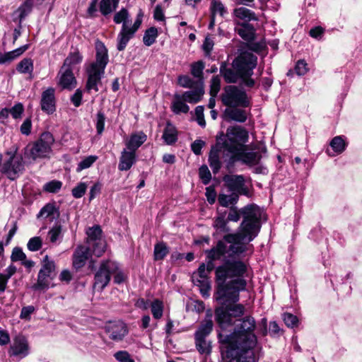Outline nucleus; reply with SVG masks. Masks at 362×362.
Segmentation results:
<instances>
[{
  "label": "nucleus",
  "mask_w": 362,
  "mask_h": 362,
  "mask_svg": "<svg viewBox=\"0 0 362 362\" xmlns=\"http://www.w3.org/2000/svg\"><path fill=\"white\" fill-rule=\"evenodd\" d=\"M330 146L332 148L334 153H332L329 149H327L326 153L329 156L333 157L335 154H340L344 151L346 144L341 136H337L330 141Z\"/></svg>",
  "instance_id": "c85d7f7f"
},
{
  "label": "nucleus",
  "mask_w": 362,
  "mask_h": 362,
  "mask_svg": "<svg viewBox=\"0 0 362 362\" xmlns=\"http://www.w3.org/2000/svg\"><path fill=\"white\" fill-rule=\"evenodd\" d=\"M247 146L243 148L240 151H235L232 153H229L228 156L223 158V161L226 163V168L230 170L237 161L252 166L257 165L261 158L262 156L258 152H246Z\"/></svg>",
  "instance_id": "1a4fd4ad"
},
{
  "label": "nucleus",
  "mask_w": 362,
  "mask_h": 362,
  "mask_svg": "<svg viewBox=\"0 0 362 362\" xmlns=\"http://www.w3.org/2000/svg\"><path fill=\"white\" fill-rule=\"evenodd\" d=\"M213 325L214 323L211 320V316L210 315L206 317L199 326L194 334V337L206 339V337L211 332Z\"/></svg>",
  "instance_id": "bb28decb"
},
{
  "label": "nucleus",
  "mask_w": 362,
  "mask_h": 362,
  "mask_svg": "<svg viewBox=\"0 0 362 362\" xmlns=\"http://www.w3.org/2000/svg\"><path fill=\"white\" fill-rule=\"evenodd\" d=\"M245 220L238 234H227L223 239L219 240L216 245L206 251L209 259L206 265L202 264L197 272L194 273L192 279L194 285L200 287V291L204 296L210 289L208 279L209 274L214 269V261L223 260L239 257L247 250L246 244L252 241L257 235L259 230L258 224L251 222L259 216L258 209L251 207L246 208L244 211Z\"/></svg>",
  "instance_id": "f257e3e1"
},
{
  "label": "nucleus",
  "mask_w": 362,
  "mask_h": 362,
  "mask_svg": "<svg viewBox=\"0 0 362 362\" xmlns=\"http://www.w3.org/2000/svg\"><path fill=\"white\" fill-rule=\"evenodd\" d=\"M49 277V276L41 274V272H39L38 276H37V283L35 286V289H44L48 287L49 281L47 280V278Z\"/></svg>",
  "instance_id": "4d7b16f0"
},
{
  "label": "nucleus",
  "mask_w": 362,
  "mask_h": 362,
  "mask_svg": "<svg viewBox=\"0 0 362 362\" xmlns=\"http://www.w3.org/2000/svg\"><path fill=\"white\" fill-rule=\"evenodd\" d=\"M18 147H14L12 156L5 161L1 168V173L9 180H15L24 170V163L21 156H16Z\"/></svg>",
  "instance_id": "f8f14e48"
},
{
  "label": "nucleus",
  "mask_w": 362,
  "mask_h": 362,
  "mask_svg": "<svg viewBox=\"0 0 362 362\" xmlns=\"http://www.w3.org/2000/svg\"><path fill=\"white\" fill-rule=\"evenodd\" d=\"M205 64L202 61H198L191 64V74L192 75L199 79H203V71L204 69Z\"/></svg>",
  "instance_id": "a18cd8bd"
},
{
  "label": "nucleus",
  "mask_w": 362,
  "mask_h": 362,
  "mask_svg": "<svg viewBox=\"0 0 362 362\" xmlns=\"http://www.w3.org/2000/svg\"><path fill=\"white\" fill-rule=\"evenodd\" d=\"M132 21L127 25H122L121 30L117 35V49L119 51H122L125 49L129 41L134 36L135 33L141 25L142 20L136 18L133 25H131Z\"/></svg>",
  "instance_id": "4468645a"
},
{
  "label": "nucleus",
  "mask_w": 362,
  "mask_h": 362,
  "mask_svg": "<svg viewBox=\"0 0 362 362\" xmlns=\"http://www.w3.org/2000/svg\"><path fill=\"white\" fill-rule=\"evenodd\" d=\"M92 248L88 245H79L73 255V267L78 269L83 267L90 257Z\"/></svg>",
  "instance_id": "aec40b11"
},
{
  "label": "nucleus",
  "mask_w": 362,
  "mask_h": 362,
  "mask_svg": "<svg viewBox=\"0 0 362 362\" xmlns=\"http://www.w3.org/2000/svg\"><path fill=\"white\" fill-rule=\"evenodd\" d=\"M88 185L85 182H80L72 189V195L74 197L78 199L82 197Z\"/></svg>",
  "instance_id": "5fc2aeb1"
},
{
  "label": "nucleus",
  "mask_w": 362,
  "mask_h": 362,
  "mask_svg": "<svg viewBox=\"0 0 362 362\" xmlns=\"http://www.w3.org/2000/svg\"><path fill=\"white\" fill-rule=\"evenodd\" d=\"M30 353V346L27 339L23 335L16 336L10 346L8 354L20 359L26 357Z\"/></svg>",
  "instance_id": "2eb2a0df"
},
{
  "label": "nucleus",
  "mask_w": 362,
  "mask_h": 362,
  "mask_svg": "<svg viewBox=\"0 0 362 362\" xmlns=\"http://www.w3.org/2000/svg\"><path fill=\"white\" fill-rule=\"evenodd\" d=\"M151 312L154 319L159 320L163 317L164 304L159 299H154L150 303Z\"/></svg>",
  "instance_id": "f704fd0d"
},
{
  "label": "nucleus",
  "mask_w": 362,
  "mask_h": 362,
  "mask_svg": "<svg viewBox=\"0 0 362 362\" xmlns=\"http://www.w3.org/2000/svg\"><path fill=\"white\" fill-rule=\"evenodd\" d=\"M59 85L64 89L72 90L76 86V79L73 71L60 69L59 74Z\"/></svg>",
  "instance_id": "5701e85b"
},
{
  "label": "nucleus",
  "mask_w": 362,
  "mask_h": 362,
  "mask_svg": "<svg viewBox=\"0 0 362 362\" xmlns=\"http://www.w3.org/2000/svg\"><path fill=\"white\" fill-rule=\"evenodd\" d=\"M62 228L61 225H55L48 232V238L52 243H55L62 238Z\"/></svg>",
  "instance_id": "de8ad7c7"
},
{
  "label": "nucleus",
  "mask_w": 362,
  "mask_h": 362,
  "mask_svg": "<svg viewBox=\"0 0 362 362\" xmlns=\"http://www.w3.org/2000/svg\"><path fill=\"white\" fill-rule=\"evenodd\" d=\"M88 246L92 248V253L96 257H100L105 251L106 243L102 236V230L99 226L89 228L87 231Z\"/></svg>",
  "instance_id": "ddd939ff"
},
{
  "label": "nucleus",
  "mask_w": 362,
  "mask_h": 362,
  "mask_svg": "<svg viewBox=\"0 0 362 362\" xmlns=\"http://www.w3.org/2000/svg\"><path fill=\"white\" fill-rule=\"evenodd\" d=\"M162 138L168 145H172L177 140V130L176 127L169 122H167L163 130Z\"/></svg>",
  "instance_id": "cd10ccee"
},
{
  "label": "nucleus",
  "mask_w": 362,
  "mask_h": 362,
  "mask_svg": "<svg viewBox=\"0 0 362 362\" xmlns=\"http://www.w3.org/2000/svg\"><path fill=\"white\" fill-rule=\"evenodd\" d=\"M33 6V0H26L19 8L21 18H24L31 11Z\"/></svg>",
  "instance_id": "052dcab7"
},
{
  "label": "nucleus",
  "mask_w": 362,
  "mask_h": 362,
  "mask_svg": "<svg viewBox=\"0 0 362 362\" xmlns=\"http://www.w3.org/2000/svg\"><path fill=\"white\" fill-rule=\"evenodd\" d=\"M109 62L107 49L100 40L95 42V61L88 66L105 70Z\"/></svg>",
  "instance_id": "f3484780"
},
{
  "label": "nucleus",
  "mask_w": 362,
  "mask_h": 362,
  "mask_svg": "<svg viewBox=\"0 0 362 362\" xmlns=\"http://www.w3.org/2000/svg\"><path fill=\"white\" fill-rule=\"evenodd\" d=\"M226 356L229 362H255L254 347H247L244 344H224Z\"/></svg>",
  "instance_id": "9b49d317"
},
{
  "label": "nucleus",
  "mask_w": 362,
  "mask_h": 362,
  "mask_svg": "<svg viewBox=\"0 0 362 362\" xmlns=\"http://www.w3.org/2000/svg\"><path fill=\"white\" fill-rule=\"evenodd\" d=\"M169 252L168 247L164 243H158L154 247V259L162 260Z\"/></svg>",
  "instance_id": "37998d69"
},
{
  "label": "nucleus",
  "mask_w": 362,
  "mask_h": 362,
  "mask_svg": "<svg viewBox=\"0 0 362 362\" xmlns=\"http://www.w3.org/2000/svg\"><path fill=\"white\" fill-rule=\"evenodd\" d=\"M185 102L186 101H184V100L182 99V95H175L172 105L173 111L176 114H179L180 112H188L189 107L185 103Z\"/></svg>",
  "instance_id": "72a5a7b5"
},
{
  "label": "nucleus",
  "mask_w": 362,
  "mask_h": 362,
  "mask_svg": "<svg viewBox=\"0 0 362 362\" xmlns=\"http://www.w3.org/2000/svg\"><path fill=\"white\" fill-rule=\"evenodd\" d=\"M210 10L212 16L219 14L223 17L228 13V11L221 0H213L211 3Z\"/></svg>",
  "instance_id": "58836bf2"
},
{
  "label": "nucleus",
  "mask_w": 362,
  "mask_h": 362,
  "mask_svg": "<svg viewBox=\"0 0 362 362\" xmlns=\"http://www.w3.org/2000/svg\"><path fill=\"white\" fill-rule=\"evenodd\" d=\"M195 82L187 75H181L178 77V84L183 87L191 88L194 86Z\"/></svg>",
  "instance_id": "13d9d810"
},
{
  "label": "nucleus",
  "mask_w": 362,
  "mask_h": 362,
  "mask_svg": "<svg viewBox=\"0 0 362 362\" xmlns=\"http://www.w3.org/2000/svg\"><path fill=\"white\" fill-rule=\"evenodd\" d=\"M238 195L234 192H232L231 194H219L218 201L219 204L225 207L228 206L229 205L235 204L238 201Z\"/></svg>",
  "instance_id": "a19ab883"
},
{
  "label": "nucleus",
  "mask_w": 362,
  "mask_h": 362,
  "mask_svg": "<svg viewBox=\"0 0 362 362\" xmlns=\"http://www.w3.org/2000/svg\"><path fill=\"white\" fill-rule=\"evenodd\" d=\"M55 263L53 260L50 259L48 257V255H45L43 259V264L42 269L40 270L39 272H41V274H47L49 276H51L52 274L55 270Z\"/></svg>",
  "instance_id": "c03bdc74"
},
{
  "label": "nucleus",
  "mask_w": 362,
  "mask_h": 362,
  "mask_svg": "<svg viewBox=\"0 0 362 362\" xmlns=\"http://www.w3.org/2000/svg\"><path fill=\"white\" fill-rule=\"evenodd\" d=\"M307 66L308 64L304 60L298 61L295 66V72L298 76L305 75L308 71Z\"/></svg>",
  "instance_id": "0e129e2a"
},
{
  "label": "nucleus",
  "mask_w": 362,
  "mask_h": 362,
  "mask_svg": "<svg viewBox=\"0 0 362 362\" xmlns=\"http://www.w3.org/2000/svg\"><path fill=\"white\" fill-rule=\"evenodd\" d=\"M8 110L10 111V114L14 119L20 118L24 110L23 106L21 103H18Z\"/></svg>",
  "instance_id": "774afa93"
},
{
  "label": "nucleus",
  "mask_w": 362,
  "mask_h": 362,
  "mask_svg": "<svg viewBox=\"0 0 362 362\" xmlns=\"http://www.w3.org/2000/svg\"><path fill=\"white\" fill-rule=\"evenodd\" d=\"M223 181L231 192L242 193L244 191L245 177L238 175H226Z\"/></svg>",
  "instance_id": "412c9836"
},
{
  "label": "nucleus",
  "mask_w": 362,
  "mask_h": 362,
  "mask_svg": "<svg viewBox=\"0 0 362 362\" xmlns=\"http://www.w3.org/2000/svg\"><path fill=\"white\" fill-rule=\"evenodd\" d=\"M221 79L218 76H213L211 80L210 85V95L212 97H216L220 90Z\"/></svg>",
  "instance_id": "3c124183"
},
{
  "label": "nucleus",
  "mask_w": 362,
  "mask_h": 362,
  "mask_svg": "<svg viewBox=\"0 0 362 362\" xmlns=\"http://www.w3.org/2000/svg\"><path fill=\"white\" fill-rule=\"evenodd\" d=\"M248 207L258 209V211L259 212V216L258 217H257V218L255 220V218H251L252 219L251 222H255V223L258 224V228H259V230L257 231V233H258L260 230V227H261L260 219L262 216L263 211L259 207H258L257 206H256L255 204H250V205H247V206H245L240 211V212H238L236 210V209L232 207V208H230V211L228 214V217L226 218H227L228 221H230L237 222L239 221V219L240 218V214H242L243 216V220H245V215H244L243 211L246 208H248ZM243 222H244V221H243L240 226H242ZM240 229H241V226H240L238 231L235 234H238L240 232Z\"/></svg>",
  "instance_id": "6ab92c4d"
},
{
  "label": "nucleus",
  "mask_w": 362,
  "mask_h": 362,
  "mask_svg": "<svg viewBox=\"0 0 362 362\" xmlns=\"http://www.w3.org/2000/svg\"><path fill=\"white\" fill-rule=\"evenodd\" d=\"M245 306L242 304L228 303L221 305L215 310L217 322L222 328L232 325L233 317H239L244 315Z\"/></svg>",
  "instance_id": "0eeeda50"
},
{
  "label": "nucleus",
  "mask_w": 362,
  "mask_h": 362,
  "mask_svg": "<svg viewBox=\"0 0 362 362\" xmlns=\"http://www.w3.org/2000/svg\"><path fill=\"white\" fill-rule=\"evenodd\" d=\"M42 243V240L40 237H33L29 240L27 247L29 250L35 252L41 248Z\"/></svg>",
  "instance_id": "864d4df0"
},
{
  "label": "nucleus",
  "mask_w": 362,
  "mask_h": 362,
  "mask_svg": "<svg viewBox=\"0 0 362 362\" xmlns=\"http://www.w3.org/2000/svg\"><path fill=\"white\" fill-rule=\"evenodd\" d=\"M226 212L221 213L215 218L214 222V227L216 229L217 231L223 233L229 231L230 229L227 226L228 220L226 218Z\"/></svg>",
  "instance_id": "4c0bfd02"
},
{
  "label": "nucleus",
  "mask_w": 362,
  "mask_h": 362,
  "mask_svg": "<svg viewBox=\"0 0 362 362\" xmlns=\"http://www.w3.org/2000/svg\"><path fill=\"white\" fill-rule=\"evenodd\" d=\"M119 0H101L100 3V11L104 16H107L115 10L119 4Z\"/></svg>",
  "instance_id": "c9c22d12"
},
{
  "label": "nucleus",
  "mask_w": 362,
  "mask_h": 362,
  "mask_svg": "<svg viewBox=\"0 0 362 362\" xmlns=\"http://www.w3.org/2000/svg\"><path fill=\"white\" fill-rule=\"evenodd\" d=\"M105 329L109 338L115 341L122 340L128 333L127 325L122 321L110 322Z\"/></svg>",
  "instance_id": "dca6fc26"
},
{
  "label": "nucleus",
  "mask_w": 362,
  "mask_h": 362,
  "mask_svg": "<svg viewBox=\"0 0 362 362\" xmlns=\"http://www.w3.org/2000/svg\"><path fill=\"white\" fill-rule=\"evenodd\" d=\"M114 357L119 362H135L127 351H119L115 353Z\"/></svg>",
  "instance_id": "6e6d98bb"
},
{
  "label": "nucleus",
  "mask_w": 362,
  "mask_h": 362,
  "mask_svg": "<svg viewBox=\"0 0 362 362\" xmlns=\"http://www.w3.org/2000/svg\"><path fill=\"white\" fill-rule=\"evenodd\" d=\"M238 322L232 334L219 333L220 341L223 344H244L247 347H255L257 339L253 333L255 327L254 318L251 316H246Z\"/></svg>",
  "instance_id": "20e7f679"
},
{
  "label": "nucleus",
  "mask_w": 362,
  "mask_h": 362,
  "mask_svg": "<svg viewBox=\"0 0 362 362\" xmlns=\"http://www.w3.org/2000/svg\"><path fill=\"white\" fill-rule=\"evenodd\" d=\"M26 258L25 254L19 247H15L13 250L11 259L13 262L23 261Z\"/></svg>",
  "instance_id": "69168bd1"
},
{
  "label": "nucleus",
  "mask_w": 362,
  "mask_h": 362,
  "mask_svg": "<svg viewBox=\"0 0 362 362\" xmlns=\"http://www.w3.org/2000/svg\"><path fill=\"white\" fill-rule=\"evenodd\" d=\"M86 73L88 75L87 82L86 88L88 91L92 90L95 92L98 91V84L101 83V78L105 74V70H100V69L87 66Z\"/></svg>",
  "instance_id": "a211bd4d"
},
{
  "label": "nucleus",
  "mask_w": 362,
  "mask_h": 362,
  "mask_svg": "<svg viewBox=\"0 0 362 362\" xmlns=\"http://www.w3.org/2000/svg\"><path fill=\"white\" fill-rule=\"evenodd\" d=\"M146 135L142 132L132 134L128 141L126 143L127 148L131 151H136L146 141Z\"/></svg>",
  "instance_id": "a878e982"
},
{
  "label": "nucleus",
  "mask_w": 362,
  "mask_h": 362,
  "mask_svg": "<svg viewBox=\"0 0 362 362\" xmlns=\"http://www.w3.org/2000/svg\"><path fill=\"white\" fill-rule=\"evenodd\" d=\"M283 320L286 325L288 327H293L298 324V318L296 316L291 313H284Z\"/></svg>",
  "instance_id": "e2e57ef3"
},
{
  "label": "nucleus",
  "mask_w": 362,
  "mask_h": 362,
  "mask_svg": "<svg viewBox=\"0 0 362 362\" xmlns=\"http://www.w3.org/2000/svg\"><path fill=\"white\" fill-rule=\"evenodd\" d=\"M204 90L202 88L186 91L183 93L182 99L189 103H196L201 100Z\"/></svg>",
  "instance_id": "473e14b6"
},
{
  "label": "nucleus",
  "mask_w": 362,
  "mask_h": 362,
  "mask_svg": "<svg viewBox=\"0 0 362 362\" xmlns=\"http://www.w3.org/2000/svg\"><path fill=\"white\" fill-rule=\"evenodd\" d=\"M136 160V153L134 151L124 149L121 153L118 169L120 171H127L132 167Z\"/></svg>",
  "instance_id": "b1692460"
},
{
  "label": "nucleus",
  "mask_w": 362,
  "mask_h": 362,
  "mask_svg": "<svg viewBox=\"0 0 362 362\" xmlns=\"http://www.w3.org/2000/svg\"><path fill=\"white\" fill-rule=\"evenodd\" d=\"M195 115L197 117V123L202 127H204L206 126V122L204 119V107L203 106H197L195 108Z\"/></svg>",
  "instance_id": "338daca9"
},
{
  "label": "nucleus",
  "mask_w": 362,
  "mask_h": 362,
  "mask_svg": "<svg viewBox=\"0 0 362 362\" xmlns=\"http://www.w3.org/2000/svg\"><path fill=\"white\" fill-rule=\"evenodd\" d=\"M248 132L240 126L228 127L226 135L217 138L216 144L212 147L209 157V165L214 173H217L221 168V158L237 151H240L248 141Z\"/></svg>",
  "instance_id": "7ed1b4c3"
},
{
  "label": "nucleus",
  "mask_w": 362,
  "mask_h": 362,
  "mask_svg": "<svg viewBox=\"0 0 362 362\" xmlns=\"http://www.w3.org/2000/svg\"><path fill=\"white\" fill-rule=\"evenodd\" d=\"M223 104L228 107H247L250 102L246 93L235 86L229 85L224 88L221 94Z\"/></svg>",
  "instance_id": "6e6552de"
},
{
  "label": "nucleus",
  "mask_w": 362,
  "mask_h": 362,
  "mask_svg": "<svg viewBox=\"0 0 362 362\" xmlns=\"http://www.w3.org/2000/svg\"><path fill=\"white\" fill-rule=\"evenodd\" d=\"M235 31L245 40H250L253 38V26L247 23L239 24V27L235 28Z\"/></svg>",
  "instance_id": "2f4dec72"
},
{
  "label": "nucleus",
  "mask_w": 362,
  "mask_h": 362,
  "mask_svg": "<svg viewBox=\"0 0 362 362\" xmlns=\"http://www.w3.org/2000/svg\"><path fill=\"white\" fill-rule=\"evenodd\" d=\"M257 58L252 53L245 52L238 57L228 68L225 62L220 67V72L227 83H236L241 77L251 76L257 65Z\"/></svg>",
  "instance_id": "39448f33"
},
{
  "label": "nucleus",
  "mask_w": 362,
  "mask_h": 362,
  "mask_svg": "<svg viewBox=\"0 0 362 362\" xmlns=\"http://www.w3.org/2000/svg\"><path fill=\"white\" fill-rule=\"evenodd\" d=\"M234 16L240 20L247 23L256 20L255 13L245 7L236 8L233 11Z\"/></svg>",
  "instance_id": "c756f323"
},
{
  "label": "nucleus",
  "mask_w": 362,
  "mask_h": 362,
  "mask_svg": "<svg viewBox=\"0 0 362 362\" xmlns=\"http://www.w3.org/2000/svg\"><path fill=\"white\" fill-rule=\"evenodd\" d=\"M246 271V264L235 259H227L216 268L217 286L214 297L221 305L239 300L240 292L246 289L247 282L243 278Z\"/></svg>",
  "instance_id": "f03ea898"
},
{
  "label": "nucleus",
  "mask_w": 362,
  "mask_h": 362,
  "mask_svg": "<svg viewBox=\"0 0 362 362\" xmlns=\"http://www.w3.org/2000/svg\"><path fill=\"white\" fill-rule=\"evenodd\" d=\"M105 117L102 112H98L96 117V129L98 134H101L105 128Z\"/></svg>",
  "instance_id": "680f3d73"
},
{
  "label": "nucleus",
  "mask_w": 362,
  "mask_h": 362,
  "mask_svg": "<svg viewBox=\"0 0 362 362\" xmlns=\"http://www.w3.org/2000/svg\"><path fill=\"white\" fill-rule=\"evenodd\" d=\"M117 269V263L112 260H104L95 274L93 288L101 292L109 284L112 272Z\"/></svg>",
  "instance_id": "9d476101"
},
{
  "label": "nucleus",
  "mask_w": 362,
  "mask_h": 362,
  "mask_svg": "<svg viewBox=\"0 0 362 362\" xmlns=\"http://www.w3.org/2000/svg\"><path fill=\"white\" fill-rule=\"evenodd\" d=\"M199 177L202 179L203 183L204 185H207L211 178V173H210L208 167L206 165L201 166L199 168Z\"/></svg>",
  "instance_id": "bf43d9fd"
},
{
  "label": "nucleus",
  "mask_w": 362,
  "mask_h": 362,
  "mask_svg": "<svg viewBox=\"0 0 362 362\" xmlns=\"http://www.w3.org/2000/svg\"><path fill=\"white\" fill-rule=\"evenodd\" d=\"M158 30L155 27H151L145 31L143 37L144 44L148 47L152 45L158 37Z\"/></svg>",
  "instance_id": "ea45409f"
},
{
  "label": "nucleus",
  "mask_w": 362,
  "mask_h": 362,
  "mask_svg": "<svg viewBox=\"0 0 362 362\" xmlns=\"http://www.w3.org/2000/svg\"><path fill=\"white\" fill-rule=\"evenodd\" d=\"M33 63L31 59H23L17 66L18 71L22 74L30 73L33 71Z\"/></svg>",
  "instance_id": "09e8293b"
},
{
  "label": "nucleus",
  "mask_w": 362,
  "mask_h": 362,
  "mask_svg": "<svg viewBox=\"0 0 362 362\" xmlns=\"http://www.w3.org/2000/svg\"><path fill=\"white\" fill-rule=\"evenodd\" d=\"M113 21L117 24L122 23V25H127L131 22L128 11L126 8H122L116 12Z\"/></svg>",
  "instance_id": "79ce46f5"
},
{
  "label": "nucleus",
  "mask_w": 362,
  "mask_h": 362,
  "mask_svg": "<svg viewBox=\"0 0 362 362\" xmlns=\"http://www.w3.org/2000/svg\"><path fill=\"white\" fill-rule=\"evenodd\" d=\"M62 186V182L58 180H52L47 182L44 185V189L49 192L55 193L61 189Z\"/></svg>",
  "instance_id": "603ef678"
},
{
  "label": "nucleus",
  "mask_w": 362,
  "mask_h": 362,
  "mask_svg": "<svg viewBox=\"0 0 362 362\" xmlns=\"http://www.w3.org/2000/svg\"><path fill=\"white\" fill-rule=\"evenodd\" d=\"M225 115L229 119L238 122H244L247 119L245 112L240 109H226Z\"/></svg>",
  "instance_id": "e433bc0d"
},
{
  "label": "nucleus",
  "mask_w": 362,
  "mask_h": 362,
  "mask_svg": "<svg viewBox=\"0 0 362 362\" xmlns=\"http://www.w3.org/2000/svg\"><path fill=\"white\" fill-rule=\"evenodd\" d=\"M37 216L47 218L51 222L59 216V211L53 204H48L40 210Z\"/></svg>",
  "instance_id": "7c9ffc66"
},
{
  "label": "nucleus",
  "mask_w": 362,
  "mask_h": 362,
  "mask_svg": "<svg viewBox=\"0 0 362 362\" xmlns=\"http://www.w3.org/2000/svg\"><path fill=\"white\" fill-rule=\"evenodd\" d=\"M54 142L52 134L50 132H44L35 142L29 144L25 147V156L33 160L46 158L51 153Z\"/></svg>",
  "instance_id": "423d86ee"
},
{
  "label": "nucleus",
  "mask_w": 362,
  "mask_h": 362,
  "mask_svg": "<svg viewBox=\"0 0 362 362\" xmlns=\"http://www.w3.org/2000/svg\"><path fill=\"white\" fill-rule=\"evenodd\" d=\"M40 105L42 111L47 114H52L55 111L56 107L54 88H49L42 92Z\"/></svg>",
  "instance_id": "4be33fe9"
},
{
  "label": "nucleus",
  "mask_w": 362,
  "mask_h": 362,
  "mask_svg": "<svg viewBox=\"0 0 362 362\" xmlns=\"http://www.w3.org/2000/svg\"><path fill=\"white\" fill-rule=\"evenodd\" d=\"M97 156H89L83 158L78 163L76 168V171L81 172L84 169L90 168L97 160Z\"/></svg>",
  "instance_id": "49530a36"
},
{
  "label": "nucleus",
  "mask_w": 362,
  "mask_h": 362,
  "mask_svg": "<svg viewBox=\"0 0 362 362\" xmlns=\"http://www.w3.org/2000/svg\"><path fill=\"white\" fill-rule=\"evenodd\" d=\"M83 61V56L77 50L70 52L67 57L65 59L62 68L64 69L74 70L77 69V66L79 65Z\"/></svg>",
  "instance_id": "393cba45"
},
{
  "label": "nucleus",
  "mask_w": 362,
  "mask_h": 362,
  "mask_svg": "<svg viewBox=\"0 0 362 362\" xmlns=\"http://www.w3.org/2000/svg\"><path fill=\"white\" fill-rule=\"evenodd\" d=\"M195 344L197 350L201 354H209L211 351V346L206 339L200 338H195Z\"/></svg>",
  "instance_id": "8fccbe9b"
}]
</instances>
